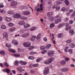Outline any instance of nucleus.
<instances>
[{"mask_svg":"<svg viewBox=\"0 0 75 75\" xmlns=\"http://www.w3.org/2000/svg\"><path fill=\"white\" fill-rule=\"evenodd\" d=\"M49 69L48 67H46L45 68V71L43 72V74L44 75H47L49 73Z\"/></svg>","mask_w":75,"mask_h":75,"instance_id":"nucleus-3","label":"nucleus"},{"mask_svg":"<svg viewBox=\"0 0 75 75\" xmlns=\"http://www.w3.org/2000/svg\"><path fill=\"white\" fill-rule=\"evenodd\" d=\"M37 53L36 52H30V54L33 55L34 54H36Z\"/></svg>","mask_w":75,"mask_h":75,"instance_id":"nucleus-37","label":"nucleus"},{"mask_svg":"<svg viewBox=\"0 0 75 75\" xmlns=\"http://www.w3.org/2000/svg\"><path fill=\"white\" fill-rule=\"evenodd\" d=\"M17 40H13L12 41V44H14L16 42Z\"/></svg>","mask_w":75,"mask_h":75,"instance_id":"nucleus-50","label":"nucleus"},{"mask_svg":"<svg viewBox=\"0 0 75 75\" xmlns=\"http://www.w3.org/2000/svg\"><path fill=\"white\" fill-rule=\"evenodd\" d=\"M36 38V36H33L31 38V40L32 41H34V40Z\"/></svg>","mask_w":75,"mask_h":75,"instance_id":"nucleus-32","label":"nucleus"},{"mask_svg":"<svg viewBox=\"0 0 75 75\" xmlns=\"http://www.w3.org/2000/svg\"><path fill=\"white\" fill-rule=\"evenodd\" d=\"M65 63L66 62L65 60H62L61 62V64L62 65H64Z\"/></svg>","mask_w":75,"mask_h":75,"instance_id":"nucleus-33","label":"nucleus"},{"mask_svg":"<svg viewBox=\"0 0 75 75\" xmlns=\"http://www.w3.org/2000/svg\"><path fill=\"white\" fill-rule=\"evenodd\" d=\"M52 46L50 44H49L46 46V48L47 49H49Z\"/></svg>","mask_w":75,"mask_h":75,"instance_id":"nucleus-30","label":"nucleus"},{"mask_svg":"<svg viewBox=\"0 0 75 75\" xmlns=\"http://www.w3.org/2000/svg\"><path fill=\"white\" fill-rule=\"evenodd\" d=\"M52 38H53V39L52 38V40L53 41V43L54 44H56L55 41V40H53V39H54V34H52Z\"/></svg>","mask_w":75,"mask_h":75,"instance_id":"nucleus-31","label":"nucleus"},{"mask_svg":"<svg viewBox=\"0 0 75 75\" xmlns=\"http://www.w3.org/2000/svg\"><path fill=\"white\" fill-rule=\"evenodd\" d=\"M36 29V28L35 27H33L32 28L30 29V30L31 31H33L35 30Z\"/></svg>","mask_w":75,"mask_h":75,"instance_id":"nucleus-27","label":"nucleus"},{"mask_svg":"<svg viewBox=\"0 0 75 75\" xmlns=\"http://www.w3.org/2000/svg\"><path fill=\"white\" fill-rule=\"evenodd\" d=\"M35 58L33 56H30L29 57V59L33 60Z\"/></svg>","mask_w":75,"mask_h":75,"instance_id":"nucleus-40","label":"nucleus"},{"mask_svg":"<svg viewBox=\"0 0 75 75\" xmlns=\"http://www.w3.org/2000/svg\"><path fill=\"white\" fill-rule=\"evenodd\" d=\"M70 59L69 57H67L65 58V60L67 61H68Z\"/></svg>","mask_w":75,"mask_h":75,"instance_id":"nucleus-64","label":"nucleus"},{"mask_svg":"<svg viewBox=\"0 0 75 75\" xmlns=\"http://www.w3.org/2000/svg\"><path fill=\"white\" fill-rule=\"evenodd\" d=\"M63 36V35L61 33H60L58 35V37L59 38L62 37Z\"/></svg>","mask_w":75,"mask_h":75,"instance_id":"nucleus-41","label":"nucleus"},{"mask_svg":"<svg viewBox=\"0 0 75 75\" xmlns=\"http://www.w3.org/2000/svg\"><path fill=\"white\" fill-rule=\"evenodd\" d=\"M30 72L32 74H34L35 73V71L34 70H31L30 71Z\"/></svg>","mask_w":75,"mask_h":75,"instance_id":"nucleus-57","label":"nucleus"},{"mask_svg":"<svg viewBox=\"0 0 75 75\" xmlns=\"http://www.w3.org/2000/svg\"><path fill=\"white\" fill-rule=\"evenodd\" d=\"M13 17L14 18H19L21 17V15L19 13H16L13 15Z\"/></svg>","mask_w":75,"mask_h":75,"instance_id":"nucleus-4","label":"nucleus"},{"mask_svg":"<svg viewBox=\"0 0 75 75\" xmlns=\"http://www.w3.org/2000/svg\"><path fill=\"white\" fill-rule=\"evenodd\" d=\"M28 35V34H24L22 35L21 37H22L25 38L27 37Z\"/></svg>","mask_w":75,"mask_h":75,"instance_id":"nucleus-24","label":"nucleus"},{"mask_svg":"<svg viewBox=\"0 0 75 75\" xmlns=\"http://www.w3.org/2000/svg\"><path fill=\"white\" fill-rule=\"evenodd\" d=\"M14 12L12 11H9L8 12V14H13Z\"/></svg>","mask_w":75,"mask_h":75,"instance_id":"nucleus-39","label":"nucleus"},{"mask_svg":"<svg viewBox=\"0 0 75 75\" xmlns=\"http://www.w3.org/2000/svg\"><path fill=\"white\" fill-rule=\"evenodd\" d=\"M6 47H8V48H10L11 47V45L8 43H7L6 44Z\"/></svg>","mask_w":75,"mask_h":75,"instance_id":"nucleus-36","label":"nucleus"},{"mask_svg":"<svg viewBox=\"0 0 75 75\" xmlns=\"http://www.w3.org/2000/svg\"><path fill=\"white\" fill-rule=\"evenodd\" d=\"M31 43L30 42H29L28 43V47L29 48L28 49L30 50H32L34 48V47L33 46H31Z\"/></svg>","mask_w":75,"mask_h":75,"instance_id":"nucleus-10","label":"nucleus"},{"mask_svg":"<svg viewBox=\"0 0 75 75\" xmlns=\"http://www.w3.org/2000/svg\"><path fill=\"white\" fill-rule=\"evenodd\" d=\"M25 24V22L24 21H21L19 22V24L21 25H23Z\"/></svg>","mask_w":75,"mask_h":75,"instance_id":"nucleus-12","label":"nucleus"},{"mask_svg":"<svg viewBox=\"0 0 75 75\" xmlns=\"http://www.w3.org/2000/svg\"><path fill=\"white\" fill-rule=\"evenodd\" d=\"M69 20V18H66L64 20L65 22L68 21Z\"/></svg>","mask_w":75,"mask_h":75,"instance_id":"nucleus-60","label":"nucleus"},{"mask_svg":"<svg viewBox=\"0 0 75 75\" xmlns=\"http://www.w3.org/2000/svg\"><path fill=\"white\" fill-rule=\"evenodd\" d=\"M17 2L15 1H13L11 3V6H16L17 5Z\"/></svg>","mask_w":75,"mask_h":75,"instance_id":"nucleus-8","label":"nucleus"},{"mask_svg":"<svg viewBox=\"0 0 75 75\" xmlns=\"http://www.w3.org/2000/svg\"><path fill=\"white\" fill-rule=\"evenodd\" d=\"M65 4L67 5H68L69 4V2L68 1V0H66L65 1Z\"/></svg>","mask_w":75,"mask_h":75,"instance_id":"nucleus-42","label":"nucleus"},{"mask_svg":"<svg viewBox=\"0 0 75 75\" xmlns=\"http://www.w3.org/2000/svg\"><path fill=\"white\" fill-rule=\"evenodd\" d=\"M41 35V34L39 33L37 36L36 38L38 40L40 39Z\"/></svg>","mask_w":75,"mask_h":75,"instance_id":"nucleus-22","label":"nucleus"},{"mask_svg":"<svg viewBox=\"0 0 75 75\" xmlns=\"http://www.w3.org/2000/svg\"><path fill=\"white\" fill-rule=\"evenodd\" d=\"M9 27H13L14 25V24L11 23H9L8 24Z\"/></svg>","mask_w":75,"mask_h":75,"instance_id":"nucleus-26","label":"nucleus"},{"mask_svg":"<svg viewBox=\"0 0 75 75\" xmlns=\"http://www.w3.org/2000/svg\"><path fill=\"white\" fill-rule=\"evenodd\" d=\"M66 10V8L64 7H63L61 9V11H64Z\"/></svg>","mask_w":75,"mask_h":75,"instance_id":"nucleus-53","label":"nucleus"},{"mask_svg":"<svg viewBox=\"0 0 75 75\" xmlns=\"http://www.w3.org/2000/svg\"><path fill=\"white\" fill-rule=\"evenodd\" d=\"M3 71L4 72H6L8 74L10 73V70H9V69H6V70H5V69H4L3 70Z\"/></svg>","mask_w":75,"mask_h":75,"instance_id":"nucleus-17","label":"nucleus"},{"mask_svg":"<svg viewBox=\"0 0 75 75\" xmlns=\"http://www.w3.org/2000/svg\"><path fill=\"white\" fill-rule=\"evenodd\" d=\"M38 64H36L33 65V67H38Z\"/></svg>","mask_w":75,"mask_h":75,"instance_id":"nucleus-54","label":"nucleus"},{"mask_svg":"<svg viewBox=\"0 0 75 75\" xmlns=\"http://www.w3.org/2000/svg\"><path fill=\"white\" fill-rule=\"evenodd\" d=\"M56 20L55 21V23L56 24H58V23L60 22L61 21V19L60 16H59L58 15H57L55 17Z\"/></svg>","mask_w":75,"mask_h":75,"instance_id":"nucleus-1","label":"nucleus"},{"mask_svg":"<svg viewBox=\"0 0 75 75\" xmlns=\"http://www.w3.org/2000/svg\"><path fill=\"white\" fill-rule=\"evenodd\" d=\"M12 55L13 56L16 57H19L20 56V54H13Z\"/></svg>","mask_w":75,"mask_h":75,"instance_id":"nucleus-28","label":"nucleus"},{"mask_svg":"<svg viewBox=\"0 0 75 75\" xmlns=\"http://www.w3.org/2000/svg\"><path fill=\"white\" fill-rule=\"evenodd\" d=\"M17 69L18 71L20 72H22V71H23V67H17Z\"/></svg>","mask_w":75,"mask_h":75,"instance_id":"nucleus-15","label":"nucleus"},{"mask_svg":"<svg viewBox=\"0 0 75 75\" xmlns=\"http://www.w3.org/2000/svg\"><path fill=\"white\" fill-rule=\"evenodd\" d=\"M3 35L4 37L6 38V40H8V33L7 32H5L3 34Z\"/></svg>","mask_w":75,"mask_h":75,"instance_id":"nucleus-7","label":"nucleus"},{"mask_svg":"<svg viewBox=\"0 0 75 75\" xmlns=\"http://www.w3.org/2000/svg\"><path fill=\"white\" fill-rule=\"evenodd\" d=\"M53 13V12H49L47 14V15L48 16H50L52 15Z\"/></svg>","mask_w":75,"mask_h":75,"instance_id":"nucleus-34","label":"nucleus"},{"mask_svg":"<svg viewBox=\"0 0 75 75\" xmlns=\"http://www.w3.org/2000/svg\"><path fill=\"white\" fill-rule=\"evenodd\" d=\"M0 54L2 55H6V53L4 50H0Z\"/></svg>","mask_w":75,"mask_h":75,"instance_id":"nucleus-11","label":"nucleus"},{"mask_svg":"<svg viewBox=\"0 0 75 75\" xmlns=\"http://www.w3.org/2000/svg\"><path fill=\"white\" fill-rule=\"evenodd\" d=\"M42 4H40V9L39 7H36L35 9L37 10V11L39 12L40 10L42 11L43 10L42 8Z\"/></svg>","mask_w":75,"mask_h":75,"instance_id":"nucleus-5","label":"nucleus"},{"mask_svg":"<svg viewBox=\"0 0 75 75\" xmlns=\"http://www.w3.org/2000/svg\"><path fill=\"white\" fill-rule=\"evenodd\" d=\"M47 52V51L46 50H43L41 52L42 54H44Z\"/></svg>","mask_w":75,"mask_h":75,"instance_id":"nucleus-52","label":"nucleus"},{"mask_svg":"<svg viewBox=\"0 0 75 75\" xmlns=\"http://www.w3.org/2000/svg\"><path fill=\"white\" fill-rule=\"evenodd\" d=\"M4 7V6H3V4H0V8H2Z\"/></svg>","mask_w":75,"mask_h":75,"instance_id":"nucleus-61","label":"nucleus"},{"mask_svg":"<svg viewBox=\"0 0 75 75\" xmlns=\"http://www.w3.org/2000/svg\"><path fill=\"white\" fill-rule=\"evenodd\" d=\"M74 22V21H73L72 20H71L69 21V23L71 24H72Z\"/></svg>","mask_w":75,"mask_h":75,"instance_id":"nucleus-62","label":"nucleus"},{"mask_svg":"<svg viewBox=\"0 0 75 75\" xmlns=\"http://www.w3.org/2000/svg\"><path fill=\"white\" fill-rule=\"evenodd\" d=\"M18 60H17L16 61H15L14 62V64L15 65H18Z\"/></svg>","mask_w":75,"mask_h":75,"instance_id":"nucleus-38","label":"nucleus"},{"mask_svg":"<svg viewBox=\"0 0 75 75\" xmlns=\"http://www.w3.org/2000/svg\"><path fill=\"white\" fill-rule=\"evenodd\" d=\"M69 70V69L67 68H64L61 69L62 71L64 72H66L67 71H68Z\"/></svg>","mask_w":75,"mask_h":75,"instance_id":"nucleus-9","label":"nucleus"},{"mask_svg":"<svg viewBox=\"0 0 75 75\" xmlns=\"http://www.w3.org/2000/svg\"><path fill=\"white\" fill-rule=\"evenodd\" d=\"M57 4H62L63 3L61 2L60 1H58L57 2Z\"/></svg>","mask_w":75,"mask_h":75,"instance_id":"nucleus-35","label":"nucleus"},{"mask_svg":"<svg viewBox=\"0 0 75 75\" xmlns=\"http://www.w3.org/2000/svg\"><path fill=\"white\" fill-rule=\"evenodd\" d=\"M48 54L49 56H50L51 55H52L54 54V52L52 51H50L48 52Z\"/></svg>","mask_w":75,"mask_h":75,"instance_id":"nucleus-13","label":"nucleus"},{"mask_svg":"<svg viewBox=\"0 0 75 75\" xmlns=\"http://www.w3.org/2000/svg\"><path fill=\"white\" fill-rule=\"evenodd\" d=\"M24 27L25 28H27L28 27V23H25L23 25Z\"/></svg>","mask_w":75,"mask_h":75,"instance_id":"nucleus-19","label":"nucleus"},{"mask_svg":"<svg viewBox=\"0 0 75 75\" xmlns=\"http://www.w3.org/2000/svg\"><path fill=\"white\" fill-rule=\"evenodd\" d=\"M72 41V40H69L66 41V42L67 43H69Z\"/></svg>","mask_w":75,"mask_h":75,"instance_id":"nucleus-47","label":"nucleus"},{"mask_svg":"<svg viewBox=\"0 0 75 75\" xmlns=\"http://www.w3.org/2000/svg\"><path fill=\"white\" fill-rule=\"evenodd\" d=\"M5 20L7 22H10L12 20V18H11L6 16L5 18Z\"/></svg>","mask_w":75,"mask_h":75,"instance_id":"nucleus-6","label":"nucleus"},{"mask_svg":"<svg viewBox=\"0 0 75 75\" xmlns=\"http://www.w3.org/2000/svg\"><path fill=\"white\" fill-rule=\"evenodd\" d=\"M74 33V31L72 30H70L69 31V34L70 35H72Z\"/></svg>","mask_w":75,"mask_h":75,"instance_id":"nucleus-23","label":"nucleus"},{"mask_svg":"<svg viewBox=\"0 0 75 75\" xmlns=\"http://www.w3.org/2000/svg\"><path fill=\"white\" fill-rule=\"evenodd\" d=\"M57 7V5L56 4H55L53 6L52 8L53 9L56 8V7Z\"/></svg>","mask_w":75,"mask_h":75,"instance_id":"nucleus-58","label":"nucleus"},{"mask_svg":"<svg viewBox=\"0 0 75 75\" xmlns=\"http://www.w3.org/2000/svg\"><path fill=\"white\" fill-rule=\"evenodd\" d=\"M4 65H5V66H6V67H8L9 66V65L7 64V62H4Z\"/></svg>","mask_w":75,"mask_h":75,"instance_id":"nucleus-48","label":"nucleus"},{"mask_svg":"<svg viewBox=\"0 0 75 75\" xmlns=\"http://www.w3.org/2000/svg\"><path fill=\"white\" fill-rule=\"evenodd\" d=\"M69 49V47H65L64 49V51L65 52H67L68 51V50Z\"/></svg>","mask_w":75,"mask_h":75,"instance_id":"nucleus-29","label":"nucleus"},{"mask_svg":"<svg viewBox=\"0 0 75 75\" xmlns=\"http://www.w3.org/2000/svg\"><path fill=\"white\" fill-rule=\"evenodd\" d=\"M68 52L70 54H72L73 53V50L71 49H69V50Z\"/></svg>","mask_w":75,"mask_h":75,"instance_id":"nucleus-45","label":"nucleus"},{"mask_svg":"<svg viewBox=\"0 0 75 75\" xmlns=\"http://www.w3.org/2000/svg\"><path fill=\"white\" fill-rule=\"evenodd\" d=\"M8 50L9 51L12 52H13V53H15V52H16V50L13 49H9Z\"/></svg>","mask_w":75,"mask_h":75,"instance_id":"nucleus-21","label":"nucleus"},{"mask_svg":"<svg viewBox=\"0 0 75 75\" xmlns=\"http://www.w3.org/2000/svg\"><path fill=\"white\" fill-rule=\"evenodd\" d=\"M24 32V30L23 29L19 31V33H23Z\"/></svg>","mask_w":75,"mask_h":75,"instance_id":"nucleus-43","label":"nucleus"},{"mask_svg":"<svg viewBox=\"0 0 75 75\" xmlns=\"http://www.w3.org/2000/svg\"><path fill=\"white\" fill-rule=\"evenodd\" d=\"M43 40H44V41L46 42H47V40L46 38L45 37L43 38Z\"/></svg>","mask_w":75,"mask_h":75,"instance_id":"nucleus-56","label":"nucleus"},{"mask_svg":"<svg viewBox=\"0 0 75 75\" xmlns=\"http://www.w3.org/2000/svg\"><path fill=\"white\" fill-rule=\"evenodd\" d=\"M24 15H28V11L25 12L23 13Z\"/></svg>","mask_w":75,"mask_h":75,"instance_id":"nucleus-55","label":"nucleus"},{"mask_svg":"<svg viewBox=\"0 0 75 75\" xmlns=\"http://www.w3.org/2000/svg\"><path fill=\"white\" fill-rule=\"evenodd\" d=\"M75 46V45L73 43H71L69 45V47L71 48H73Z\"/></svg>","mask_w":75,"mask_h":75,"instance_id":"nucleus-18","label":"nucleus"},{"mask_svg":"<svg viewBox=\"0 0 75 75\" xmlns=\"http://www.w3.org/2000/svg\"><path fill=\"white\" fill-rule=\"evenodd\" d=\"M55 26V24H54L53 23H52L50 26V28H54Z\"/></svg>","mask_w":75,"mask_h":75,"instance_id":"nucleus-25","label":"nucleus"},{"mask_svg":"<svg viewBox=\"0 0 75 75\" xmlns=\"http://www.w3.org/2000/svg\"><path fill=\"white\" fill-rule=\"evenodd\" d=\"M54 59L53 58H50L47 61H46L44 62L45 64H49L51 63L52 61L54 60Z\"/></svg>","mask_w":75,"mask_h":75,"instance_id":"nucleus-2","label":"nucleus"},{"mask_svg":"<svg viewBox=\"0 0 75 75\" xmlns=\"http://www.w3.org/2000/svg\"><path fill=\"white\" fill-rule=\"evenodd\" d=\"M71 26H69L67 28H66L65 29L66 30H68L71 29Z\"/></svg>","mask_w":75,"mask_h":75,"instance_id":"nucleus-46","label":"nucleus"},{"mask_svg":"<svg viewBox=\"0 0 75 75\" xmlns=\"http://www.w3.org/2000/svg\"><path fill=\"white\" fill-rule=\"evenodd\" d=\"M45 47L43 46H41L40 47V49L41 50H43L44 49Z\"/></svg>","mask_w":75,"mask_h":75,"instance_id":"nucleus-59","label":"nucleus"},{"mask_svg":"<svg viewBox=\"0 0 75 75\" xmlns=\"http://www.w3.org/2000/svg\"><path fill=\"white\" fill-rule=\"evenodd\" d=\"M1 28L2 30H6V27L5 25H1Z\"/></svg>","mask_w":75,"mask_h":75,"instance_id":"nucleus-14","label":"nucleus"},{"mask_svg":"<svg viewBox=\"0 0 75 75\" xmlns=\"http://www.w3.org/2000/svg\"><path fill=\"white\" fill-rule=\"evenodd\" d=\"M42 57H41L39 58H38L36 60V62H39V61H40V60H42Z\"/></svg>","mask_w":75,"mask_h":75,"instance_id":"nucleus-44","label":"nucleus"},{"mask_svg":"<svg viewBox=\"0 0 75 75\" xmlns=\"http://www.w3.org/2000/svg\"><path fill=\"white\" fill-rule=\"evenodd\" d=\"M3 21V17L0 16V22H1Z\"/></svg>","mask_w":75,"mask_h":75,"instance_id":"nucleus-63","label":"nucleus"},{"mask_svg":"<svg viewBox=\"0 0 75 75\" xmlns=\"http://www.w3.org/2000/svg\"><path fill=\"white\" fill-rule=\"evenodd\" d=\"M16 30V28H9V31H11V32H12V31H14V30Z\"/></svg>","mask_w":75,"mask_h":75,"instance_id":"nucleus-20","label":"nucleus"},{"mask_svg":"<svg viewBox=\"0 0 75 75\" xmlns=\"http://www.w3.org/2000/svg\"><path fill=\"white\" fill-rule=\"evenodd\" d=\"M64 25L63 24H60L59 25L58 28H62L63 26H64Z\"/></svg>","mask_w":75,"mask_h":75,"instance_id":"nucleus-51","label":"nucleus"},{"mask_svg":"<svg viewBox=\"0 0 75 75\" xmlns=\"http://www.w3.org/2000/svg\"><path fill=\"white\" fill-rule=\"evenodd\" d=\"M23 46H24L25 47H26V48L28 47V42L24 43L23 44Z\"/></svg>","mask_w":75,"mask_h":75,"instance_id":"nucleus-16","label":"nucleus"},{"mask_svg":"<svg viewBox=\"0 0 75 75\" xmlns=\"http://www.w3.org/2000/svg\"><path fill=\"white\" fill-rule=\"evenodd\" d=\"M60 6H57L56 8V10L57 11H58L59 10H60Z\"/></svg>","mask_w":75,"mask_h":75,"instance_id":"nucleus-49","label":"nucleus"}]
</instances>
